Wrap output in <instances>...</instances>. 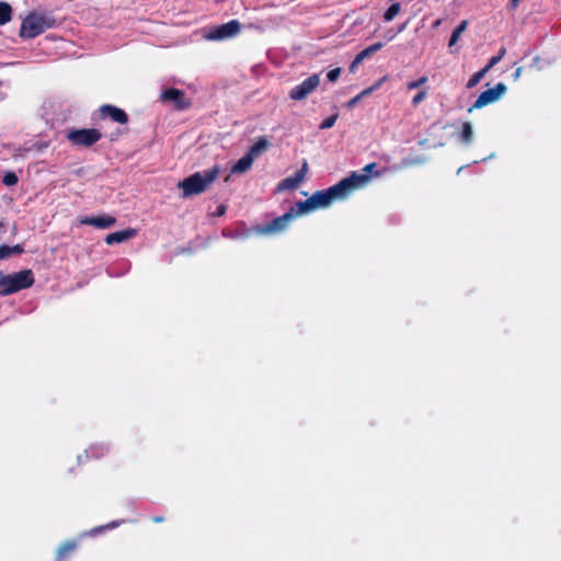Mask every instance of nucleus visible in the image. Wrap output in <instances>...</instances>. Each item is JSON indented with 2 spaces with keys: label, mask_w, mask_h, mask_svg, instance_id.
I'll return each instance as SVG.
<instances>
[{
  "label": "nucleus",
  "mask_w": 561,
  "mask_h": 561,
  "mask_svg": "<svg viewBox=\"0 0 561 561\" xmlns=\"http://www.w3.org/2000/svg\"><path fill=\"white\" fill-rule=\"evenodd\" d=\"M220 168L214 165L204 172H195L179 183L182 188V196L188 198L204 193L218 178Z\"/></svg>",
  "instance_id": "obj_3"
},
{
  "label": "nucleus",
  "mask_w": 561,
  "mask_h": 561,
  "mask_svg": "<svg viewBox=\"0 0 561 561\" xmlns=\"http://www.w3.org/2000/svg\"><path fill=\"white\" fill-rule=\"evenodd\" d=\"M11 256L10 245L3 244L0 247V260Z\"/></svg>",
  "instance_id": "obj_34"
},
{
  "label": "nucleus",
  "mask_w": 561,
  "mask_h": 561,
  "mask_svg": "<svg viewBox=\"0 0 561 561\" xmlns=\"http://www.w3.org/2000/svg\"><path fill=\"white\" fill-rule=\"evenodd\" d=\"M56 25L57 21L51 13L32 11L22 20L19 35L23 39L35 38Z\"/></svg>",
  "instance_id": "obj_2"
},
{
  "label": "nucleus",
  "mask_w": 561,
  "mask_h": 561,
  "mask_svg": "<svg viewBox=\"0 0 561 561\" xmlns=\"http://www.w3.org/2000/svg\"><path fill=\"white\" fill-rule=\"evenodd\" d=\"M360 96L357 94L356 96H354L353 99H351L347 103V106L348 107H353L355 106L359 101H360Z\"/></svg>",
  "instance_id": "obj_39"
},
{
  "label": "nucleus",
  "mask_w": 561,
  "mask_h": 561,
  "mask_svg": "<svg viewBox=\"0 0 561 561\" xmlns=\"http://www.w3.org/2000/svg\"><path fill=\"white\" fill-rule=\"evenodd\" d=\"M118 525H119V523L113 522L110 525L105 526V528H113V527H116Z\"/></svg>",
  "instance_id": "obj_46"
},
{
  "label": "nucleus",
  "mask_w": 561,
  "mask_h": 561,
  "mask_svg": "<svg viewBox=\"0 0 561 561\" xmlns=\"http://www.w3.org/2000/svg\"><path fill=\"white\" fill-rule=\"evenodd\" d=\"M407 24H408V22L402 23V24L398 27V33L403 32V31L405 30V27H407Z\"/></svg>",
  "instance_id": "obj_44"
},
{
  "label": "nucleus",
  "mask_w": 561,
  "mask_h": 561,
  "mask_svg": "<svg viewBox=\"0 0 561 561\" xmlns=\"http://www.w3.org/2000/svg\"><path fill=\"white\" fill-rule=\"evenodd\" d=\"M523 72V67L516 68L515 72L513 73V80L517 81Z\"/></svg>",
  "instance_id": "obj_41"
},
{
  "label": "nucleus",
  "mask_w": 561,
  "mask_h": 561,
  "mask_svg": "<svg viewBox=\"0 0 561 561\" xmlns=\"http://www.w3.org/2000/svg\"><path fill=\"white\" fill-rule=\"evenodd\" d=\"M428 81V78L426 76L420 77L417 80L410 81L407 83L408 91L420 89Z\"/></svg>",
  "instance_id": "obj_26"
},
{
  "label": "nucleus",
  "mask_w": 561,
  "mask_h": 561,
  "mask_svg": "<svg viewBox=\"0 0 561 561\" xmlns=\"http://www.w3.org/2000/svg\"><path fill=\"white\" fill-rule=\"evenodd\" d=\"M382 47H383V44L381 42H377V43L364 48L360 53H358V56L365 60L366 58L370 57L373 54L380 50Z\"/></svg>",
  "instance_id": "obj_22"
},
{
  "label": "nucleus",
  "mask_w": 561,
  "mask_h": 561,
  "mask_svg": "<svg viewBox=\"0 0 561 561\" xmlns=\"http://www.w3.org/2000/svg\"><path fill=\"white\" fill-rule=\"evenodd\" d=\"M77 549V542L75 540H68L61 543L56 551V560L64 561L68 556L73 553Z\"/></svg>",
  "instance_id": "obj_16"
},
{
  "label": "nucleus",
  "mask_w": 561,
  "mask_h": 561,
  "mask_svg": "<svg viewBox=\"0 0 561 561\" xmlns=\"http://www.w3.org/2000/svg\"><path fill=\"white\" fill-rule=\"evenodd\" d=\"M488 71L489 70L484 67L481 70L473 73L467 82V88L472 89L473 87H476L482 80V78L486 75Z\"/></svg>",
  "instance_id": "obj_23"
},
{
  "label": "nucleus",
  "mask_w": 561,
  "mask_h": 561,
  "mask_svg": "<svg viewBox=\"0 0 561 561\" xmlns=\"http://www.w3.org/2000/svg\"><path fill=\"white\" fill-rule=\"evenodd\" d=\"M506 54V48L505 47H501L497 55L493 56L489 62L486 64L485 68L488 70H490L491 68H493L497 62H500L503 57L505 56Z\"/></svg>",
  "instance_id": "obj_25"
},
{
  "label": "nucleus",
  "mask_w": 561,
  "mask_h": 561,
  "mask_svg": "<svg viewBox=\"0 0 561 561\" xmlns=\"http://www.w3.org/2000/svg\"><path fill=\"white\" fill-rule=\"evenodd\" d=\"M342 72V69L340 67L337 68H334V69H331L328 73H327V78L330 82H335L340 75Z\"/></svg>",
  "instance_id": "obj_33"
},
{
  "label": "nucleus",
  "mask_w": 561,
  "mask_h": 561,
  "mask_svg": "<svg viewBox=\"0 0 561 561\" xmlns=\"http://www.w3.org/2000/svg\"><path fill=\"white\" fill-rule=\"evenodd\" d=\"M506 91V85L502 82L497 83L494 88L488 89L483 91L474 103L468 108V112L471 113L473 110L481 108L491 104L500 99V96Z\"/></svg>",
  "instance_id": "obj_8"
},
{
  "label": "nucleus",
  "mask_w": 561,
  "mask_h": 561,
  "mask_svg": "<svg viewBox=\"0 0 561 561\" xmlns=\"http://www.w3.org/2000/svg\"><path fill=\"white\" fill-rule=\"evenodd\" d=\"M296 187H298V185L297 182H295V180L293 179V176L284 179L278 185L279 190H294Z\"/></svg>",
  "instance_id": "obj_29"
},
{
  "label": "nucleus",
  "mask_w": 561,
  "mask_h": 561,
  "mask_svg": "<svg viewBox=\"0 0 561 561\" xmlns=\"http://www.w3.org/2000/svg\"><path fill=\"white\" fill-rule=\"evenodd\" d=\"M317 207L312 201V197L310 196L306 201H299L297 202L289 211H293L294 217L295 216H301L304 214H308L310 211L316 210Z\"/></svg>",
  "instance_id": "obj_14"
},
{
  "label": "nucleus",
  "mask_w": 561,
  "mask_h": 561,
  "mask_svg": "<svg viewBox=\"0 0 561 561\" xmlns=\"http://www.w3.org/2000/svg\"><path fill=\"white\" fill-rule=\"evenodd\" d=\"M226 210H227V207L221 204L217 207L216 215L222 216V215H225Z\"/></svg>",
  "instance_id": "obj_42"
},
{
  "label": "nucleus",
  "mask_w": 561,
  "mask_h": 561,
  "mask_svg": "<svg viewBox=\"0 0 561 561\" xmlns=\"http://www.w3.org/2000/svg\"><path fill=\"white\" fill-rule=\"evenodd\" d=\"M24 252V249L21 244H15L10 247V253L13 254H22Z\"/></svg>",
  "instance_id": "obj_38"
},
{
  "label": "nucleus",
  "mask_w": 561,
  "mask_h": 561,
  "mask_svg": "<svg viewBox=\"0 0 561 561\" xmlns=\"http://www.w3.org/2000/svg\"><path fill=\"white\" fill-rule=\"evenodd\" d=\"M81 225L92 226L98 229H107L116 224V218L108 214L101 216H85L80 219Z\"/></svg>",
  "instance_id": "obj_11"
},
{
  "label": "nucleus",
  "mask_w": 561,
  "mask_h": 561,
  "mask_svg": "<svg viewBox=\"0 0 561 561\" xmlns=\"http://www.w3.org/2000/svg\"><path fill=\"white\" fill-rule=\"evenodd\" d=\"M337 116H339L337 114H332V115L328 116L327 118H324L321 122L319 128L320 129H329V128L333 127L337 119Z\"/></svg>",
  "instance_id": "obj_30"
},
{
  "label": "nucleus",
  "mask_w": 561,
  "mask_h": 561,
  "mask_svg": "<svg viewBox=\"0 0 561 561\" xmlns=\"http://www.w3.org/2000/svg\"><path fill=\"white\" fill-rule=\"evenodd\" d=\"M107 449L104 446L93 445L89 449H87V456L89 458H100L106 454Z\"/></svg>",
  "instance_id": "obj_24"
},
{
  "label": "nucleus",
  "mask_w": 561,
  "mask_h": 561,
  "mask_svg": "<svg viewBox=\"0 0 561 561\" xmlns=\"http://www.w3.org/2000/svg\"><path fill=\"white\" fill-rule=\"evenodd\" d=\"M35 283L32 270H22L16 273L0 275V296L5 297L20 290L32 287Z\"/></svg>",
  "instance_id": "obj_4"
},
{
  "label": "nucleus",
  "mask_w": 561,
  "mask_h": 561,
  "mask_svg": "<svg viewBox=\"0 0 561 561\" xmlns=\"http://www.w3.org/2000/svg\"><path fill=\"white\" fill-rule=\"evenodd\" d=\"M377 167V164L375 162H371L367 165H365L363 168V173L362 174H367L369 178H370V173L373 172V170Z\"/></svg>",
  "instance_id": "obj_37"
},
{
  "label": "nucleus",
  "mask_w": 561,
  "mask_h": 561,
  "mask_svg": "<svg viewBox=\"0 0 561 561\" xmlns=\"http://www.w3.org/2000/svg\"><path fill=\"white\" fill-rule=\"evenodd\" d=\"M307 171L308 163L307 161H304L301 168L295 173V175H293V179L295 180V182H297V185H299L304 181Z\"/></svg>",
  "instance_id": "obj_28"
},
{
  "label": "nucleus",
  "mask_w": 561,
  "mask_h": 561,
  "mask_svg": "<svg viewBox=\"0 0 561 561\" xmlns=\"http://www.w3.org/2000/svg\"><path fill=\"white\" fill-rule=\"evenodd\" d=\"M364 61V59H362L358 54L356 55V57L354 58V60L352 61L351 66H350V71L351 72H355L358 65L362 64Z\"/></svg>",
  "instance_id": "obj_35"
},
{
  "label": "nucleus",
  "mask_w": 561,
  "mask_h": 561,
  "mask_svg": "<svg viewBox=\"0 0 561 561\" xmlns=\"http://www.w3.org/2000/svg\"><path fill=\"white\" fill-rule=\"evenodd\" d=\"M427 96V89L420 90L412 99V105L417 106Z\"/></svg>",
  "instance_id": "obj_32"
},
{
  "label": "nucleus",
  "mask_w": 561,
  "mask_h": 561,
  "mask_svg": "<svg viewBox=\"0 0 561 561\" xmlns=\"http://www.w3.org/2000/svg\"><path fill=\"white\" fill-rule=\"evenodd\" d=\"M472 138H473V131H472L471 123H469V122L462 123L461 134H460L461 141L465 144H470L472 141Z\"/></svg>",
  "instance_id": "obj_19"
},
{
  "label": "nucleus",
  "mask_w": 561,
  "mask_h": 561,
  "mask_svg": "<svg viewBox=\"0 0 561 561\" xmlns=\"http://www.w3.org/2000/svg\"><path fill=\"white\" fill-rule=\"evenodd\" d=\"M368 182L369 176L367 174L353 172L333 186L314 192L311 197L317 209L325 208L335 201L345 199L354 190L365 186Z\"/></svg>",
  "instance_id": "obj_1"
},
{
  "label": "nucleus",
  "mask_w": 561,
  "mask_h": 561,
  "mask_svg": "<svg viewBox=\"0 0 561 561\" xmlns=\"http://www.w3.org/2000/svg\"><path fill=\"white\" fill-rule=\"evenodd\" d=\"M240 22L238 20H231L211 30L208 38L214 41L229 38L237 35L240 32Z\"/></svg>",
  "instance_id": "obj_9"
},
{
  "label": "nucleus",
  "mask_w": 561,
  "mask_h": 561,
  "mask_svg": "<svg viewBox=\"0 0 561 561\" xmlns=\"http://www.w3.org/2000/svg\"><path fill=\"white\" fill-rule=\"evenodd\" d=\"M320 84V75L316 73L307 79H305L301 83L295 85L289 91V98L294 101L305 100L310 93H312Z\"/></svg>",
  "instance_id": "obj_6"
},
{
  "label": "nucleus",
  "mask_w": 561,
  "mask_h": 561,
  "mask_svg": "<svg viewBox=\"0 0 561 561\" xmlns=\"http://www.w3.org/2000/svg\"><path fill=\"white\" fill-rule=\"evenodd\" d=\"M377 89H378V84H373L371 87H369V88L363 90L360 93H358V95L360 96V99H363L364 96L369 95L371 92H374Z\"/></svg>",
  "instance_id": "obj_36"
},
{
  "label": "nucleus",
  "mask_w": 561,
  "mask_h": 561,
  "mask_svg": "<svg viewBox=\"0 0 561 561\" xmlns=\"http://www.w3.org/2000/svg\"><path fill=\"white\" fill-rule=\"evenodd\" d=\"M307 171L308 163L307 161H304L301 168L295 173V175H293V179L295 180V182H297V185H299L304 181Z\"/></svg>",
  "instance_id": "obj_27"
},
{
  "label": "nucleus",
  "mask_w": 561,
  "mask_h": 561,
  "mask_svg": "<svg viewBox=\"0 0 561 561\" xmlns=\"http://www.w3.org/2000/svg\"><path fill=\"white\" fill-rule=\"evenodd\" d=\"M99 113L102 119L110 118L118 124H127L129 119L127 113L124 110L112 104L101 105Z\"/></svg>",
  "instance_id": "obj_10"
},
{
  "label": "nucleus",
  "mask_w": 561,
  "mask_h": 561,
  "mask_svg": "<svg viewBox=\"0 0 561 561\" xmlns=\"http://www.w3.org/2000/svg\"><path fill=\"white\" fill-rule=\"evenodd\" d=\"M2 227H3V222H2V221H0V229H1Z\"/></svg>",
  "instance_id": "obj_47"
},
{
  "label": "nucleus",
  "mask_w": 561,
  "mask_h": 561,
  "mask_svg": "<svg viewBox=\"0 0 561 561\" xmlns=\"http://www.w3.org/2000/svg\"><path fill=\"white\" fill-rule=\"evenodd\" d=\"M102 138V133L96 128L71 129L67 139L79 147H91Z\"/></svg>",
  "instance_id": "obj_5"
},
{
  "label": "nucleus",
  "mask_w": 561,
  "mask_h": 561,
  "mask_svg": "<svg viewBox=\"0 0 561 561\" xmlns=\"http://www.w3.org/2000/svg\"><path fill=\"white\" fill-rule=\"evenodd\" d=\"M164 520V517L162 516H154L152 517L153 523H162Z\"/></svg>",
  "instance_id": "obj_43"
},
{
  "label": "nucleus",
  "mask_w": 561,
  "mask_h": 561,
  "mask_svg": "<svg viewBox=\"0 0 561 561\" xmlns=\"http://www.w3.org/2000/svg\"><path fill=\"white\" fill-rule=\"evenodd\" d=\"M19 179L14 172H7L2 179V183L7 186H13L18 183Z\"/></svg>",
  "instance_id": "obj_31"
},
{
  "label": "nucleus",
  "mask_w": 561,
  "mask_h": 561,
  "mask_svg": "<svg viewBox=\"0 0 561 561\" xmlns=\"http://www.w3.org/2000/svg\"><path fill=\"white\" fill-rule=\"evenodd\" d=\"M401 4L399 2H393L383 13V21L390 22L392 21L400 12Z\"/></svg>",
  "instance_id": "obj_21"
},
{
  "label": "nucleus",
  "mask_w": 561,
  "mask_h": 561,
  "mask_svg": "<svg viewBox=\"0 0 561 561\" xmlns=\"http://www.w3.org/2000/svg\"><path fill=\"white\" fill-rule=\"evenodd\" d=\"M520 1L522 0H511L508 3L510 9L515 11L518 8Z\"/></svg>",
  "instance_id": "obj_40"
},
{
  "label": "nucleus",
  "mask_w": 561,
  "mask_h": 561,
  "mask_svg": "<svg viewBox=\"0 0 561 561\" xmlns=\"http://www.w3.org/2000/svg\"><path fill=\"white\" fill-rule=\"evenodd\" d=\"M294 218L293 211H287L283 216L273 219L266 225H260L254 228L255 232L261 236L275 234L284 231L289 221Z\"/></svg>",
  "instance_id": "obj_7"
},
{
  "label": "nucleus",
  "mask_w": 561,
  "mask_h": 561,
  "mask_svg": "<svg viewBox=\"0 0 561 561\" xmlns=\"http://www.w3.org/2000/svg\"><path fill=\"white\" fill-rule=\"evenodd\" d=\"M387 80V76L379 79L375 84H378V88Z\"/></svg>",
  "instance_id": "obj_45"
},
{
  "label": "nucleus",
  "mask_w": 561,
  "mask_h": 561,
  "mask_svg": "<svg viewBox=\"0 0 561 561\" xmlns=\"http://www.w3.org/2000/svg\"><path fill=\"white\" fill-rule=\"evenodd\" d=\"M253 164V159L248 153H245L242 158H240L232 167V173H244L247 172Z\"/></svg>",
  "instance_id": "obj_17"
},
{
  "label": "nucleus",
  "mask_w": 561,
  "mask_h": 561,
  "mask_svg": "<svg viewBox=\"0 0 561 561\" xmlns=\"http://www.w3.org/2000/svg\"><path fill=\"white\" fill-rule=\"evenodd\" d=\"M270 147V141L266 137L262 136L260 137L250 148L247 152L252 159L254 160L259 156H261L267 148Z\"/></svg>",
  "instance_id": "obj_15"
},
{
  "label": "nucleus",
  "mask_w": 561,
  "mask_h": 561,
  "mask_svg": "<svg viewBox=\"0 0 561 561\" xmlns=\"http://www.w3.org/2000/svg\"><path fill=\"white\" fill-rule=\"evenodd\" d=\"M161 99L165 102H173L178 110H184L190 105L185 99V93L175 88L165 89L161 94Z\"/></svg>",
  "instance_id": "obj_12"
},
{
  "label": "nucleus",
  "mask_w": 561,
  "mask_h": 561,
  "mask_svg": "<svg viewBox=\"0 0 561 561\" xmlns=\"http://www.w3.org/2000/svg\"><path fill=\"white\" fill-rule=\"evenodd\" d=\"M137 234V230L133 228H128L126 230L115 231L112 233H108L105 237L106 244L111 245L114 243H122L124 241H127L131 238H134Z\"/></svg>",
  "instance_id": "obj_13"
},
{
  "label": "nucleus",
  "mask_w": 561,
  "mask_h": 561,
  "mask_svg": "<svg viewBox=\"0 0 561 561\" xmlns=\"http://www.w3.org/2000/svg\"><path fill=\"white\" fill-rule=\"evenodd\" d=\"M467 25H468V22H467V21H462V22H461V23H460V24H459V25H458V26L453 31L451 36H450V38H449V43H448V46H449V47L454 46V45L458 42V39H459L460 35L466 31Z\"/></svg>",
  "instance_id": "obj_20"
},
{
  "label": "nucleus",
  "mask_w": 561,
  "mask_h": 561,
  "mask_svg": "<svg viewBox=\"0 0 561 561\" xmlns=\"http://www.w3.org/2000/svg\"><path fill=\"white\" fill-rule=\"evenodd\" d=\"M12 12V7L8 2L0 1V25L11 21Z\"/></svg>",
  "instance_id": "obj_18"
}]
</instances>
